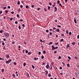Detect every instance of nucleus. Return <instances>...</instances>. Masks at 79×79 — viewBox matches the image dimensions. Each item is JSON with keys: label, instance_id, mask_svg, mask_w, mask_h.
<instances>
[{"label": "nucleus", "instance_id": "nucleus-39", "mask_svg": "<svg viewBox=\"0 0 79 79\" xmlns=\"http://www.w3.org/2000/svg\"><path fill=\"white\" fill-rule=\"evenodd\" d=\"M50 9V7L49 6H48V9L49 10Z\"/></svg>", "mask_w": 79, "mask_h": 79}, {"label": "nucleus", "instance_id": "nucleus-2", "mask_svg": "<svg viewBox=\"0 0 79 79\" xmlns=\"http://www.w3.org/2000/svg\"><path fill=\"white\" fill-rule=\"evenodd\" d=\"M46 68L47 69H48L49 68H50V65L48 64V63H47V65L46 66Z\"/></svg>", "mask_w": 79, "mask_h": 79}, {"label": "nucleus", "instance_id": "nucleus-41", "mask_svg": "<svg viewBox=\"0 0 79 79\" xmlns=\"http://www.w3.org/2000/svg\"><path fill=\"white\" fill-rule=\"evenodd\" d=\"M49 5L50 6H52V3L51 2H49Z\"/></svg>", "mask_w": 79, "mask_h": 79}, {"label": "nucleus", "instance_id": "nucleus-3", "mask_svg": "<svg viewBox=\"0 0 79 79\" xmlns=\"http://www.w3.org/2000/svg\"><path fill=\"white\" fill-rule=\"evenodd\" d=\"M55 47L54 46V45H53L52 46V50H55Z\"/></svg>", "mask_w": 79, "mask_h": 79}, {"label": "nucleus", "instance_id": "nucleus-10", "mask_svg": "<svg viewBox=\"0 0 79 79\" xmlns=\"http://www.w3.org/2000/svg\"><path fill=\"white\" fill-rule=\"evenodd\" d=\"M2 45H5V43H4V42L3 41H2Z\"/></svg>", "mask_w": 79, "mask_h": 79}, {"label": "nucleus", "instance_id": "nucleus-8", "mask_svg": "<svg viewBox=\"0 0 79 79\" xmlns=\"http://www.w3.org/2000/svg\"><path fill=\"white\" fill-rule=\"evenodd\" d=\"M56 32H60V29H57L56 30Z\"/></svg>", "mask_w": 79, "mask_h": 79}, {"label": "nucleus", "instance_id": "nucleus-63", "mask_svg": "<svg viewBox=\"0 0 79 79\" xmlns=\"http://www.w3.org/2000/svg\"><path fill=\"white\" fill-rule=\"evenodd\" d=\"M8 8L9 9H10V6H8Z\"/></svg>", "mask_w": 79, "mask_h": 79}, {"label": "nucleus", "instance_id": "nucleus-12", "mask_svg": "<svg viewBox=\"0 0 79 79\" xmlns=\"http://www.w3.org/2000/svg\"><path fill=\"white\" fill-rule=\"evenodd\" d=\"M6 64H9V63H10L8 60L7 61H6Z\"/></svg>", "mask_w": 79, "mask_h": 79}, {"label": "nucleus", "instance_id": "nucleus-22", "mask_svg": "<svg viewBox=\"0 0 79 79\" xmlns=\"http://www.w3.org/2000/svg\"><path fill=\"white\" fill-rule=\"evenodd\" d=\"M17 18H19V14H17Z\"/></svg>", "mask_w": 79, "mask_h": 79}, {"label": "nucleus", "instance_id": "nucleus-62", "mask_svg": "<svg viewBox=\"0 0 79 79\" xmlns=\"http://www.w3.org/2000/svg\"><path fill=\"white\" fill-rule=\"evenodd\" d=\"M55 45H58V43H56L55 44Z\"/></svg>", "mask_w": 79, "mask_h": 79}, {"label": "nucleus", "instance_id": "nucleus-16", "mask_svg": "<svg viewBox=\"0 0 79 79\" xmlns=\"http://www.w3.org/2000/svg\"><path fill=\"white\" fill-rule=\"evenodd\" d=\"M27 77H29V73H27Z\"/></svg>", "mask_w": 79, "mask_h": 79}, {"label": "nucleus", "instance_id": "nucleus-59", "mask_svg": "<svg viewBox=\"0 0 79 79\" xmlns=\"http://www.w3.org/2000/svg\"><path fill=\"white\" fill-rule=\"evenodd\" d=\"M55 22H56V23L57 22V20L56 19L55 20H54Z\"/></svg>", "mask_w": 79, "mask_h": 79}, {"label": "nucleus", "instance_id": "nucleus-15", "mask_svg": "<svg viewBox=\"0 0 79 79\" xmlns=\"http://www.w3.org/2000/svg\"><path fill=\"white\" fill-rule=\"evenodd\" d=\"M8 61L9 63H10V62H11V61L12 60H11V59L9 60H8Z\"/></svg>", "mask_w": 79, "mask_h": 79}, {"label": "nucleus", "instance_id": "nucleus-24", "mask_svg": "<svg viewBox=\"0 0 79 79\" xmlns=\"http://www.w3.org/2000/svg\"><path fill=\"white\" fill-rule=\"evenodd\" d=\"M19 29H21V26H20V25L19 26Z\"/></svg>", "mask_w": 79, "mask_h": 79}, {"label": "nucleus", "instance_id": "nucleus-27", "mask_svg": "<svg viewBox=\"0 0 79 79\" xmlns=\"http://www.w3.org/2000/svg\"><path fill=\"white\" fill-rule=\"evenodd\" d=\"M75 44H76V43L73 42V43H72V45H75Z\"/></svg>", "mask_w": 79, "mask_h": 79}, {"label": "nucleus", "instance_id": "nucleus-61", "mask_svg": "<svg viewBox=\"0 0 79 79\" xmlns=\"http://www.w3.org/2000/svg\"><path fill=\"white\" fill-rule=\"evenodd\" d=\"M11 14H14V11H13L11 12Z\"/></svg>", "mask_w": 79, "mask_h": 79}, {"label": "nucleus", "instance_id": "nucleus-60", "mask_svg": "<svg viewBox=\"0 0 79 79\" xmlns=\"http://www.w3.org/2000/svg\"><path fill=\"white\" fill-rule=\"evenodd\" d=\"M2 11L1 10L0 11V14H2Z\"/></svg>", "mask_w": 79, "mask_h": 79}, {"label": "nucleus", "instance_id": "nucleus-37", "mask_svg": "<svg viewBox=\"0 0 79 79\" xmlns=\"http://www.w3.org/2000/svg\"><path fill=\"white\" fill-rule=\"evenodd\" d=\"M15 24H18V21H16L15 22Z\"/></svg>", "mask_w": 79, "mask_h": 79}, {"label": "nucleus", "instance_id": "nucleus-6", "mask_svg": "<svg viewBox=\"0 0 79 79\" xmlns=\"http://www.w3.org/2000/svg\"><path fill=\"white\" fill-rule=\"evenodd\" d=\"M74 22L75 23V24H77V21L76 20V19H74Z\"/></svg>", "mask_w": 79, "mask_h": 79}, {"label": "nucleus", "instance_id": "nucleus-33", "mask_svg": "<svg viewBox=\"0 0 79 79\" xmlns=\"http://www.w3.org/2000/svg\"><path fill=\"white\" fill-rule=\"evenodd\" d=\"M17 4L18 5H19V4H20V2L19 1H18L17 2Z\"/></svg>", "mask_w": 79, "mask_h": 79}, {"label": "nucleus", "instance_id": "nucleus-20", "mask_svg": "<svg viewBox=\"0 0 79 79\" xmlns=\"http://www.w3.org/2000/svg\"><path fill=\"white\" fill-rule=\"evenodd\" d=\"M53 44V42H50V43H49L48 45H51Z\"/></svg>", "mask_w": 79, "mask_h": 79}, {"label": "nucleus", "instance_id": "nucleus-45", "mask_svg": "<svg viewBox=\"0 0 79 79\" xmlns=\"http://www.w3.org/2000/svg\"><path fill=\"white\" fill-rule=\"evenodd\" d=\"M58 48V47H55V49H57Z\"/></svg>", "mask_w": 79, "mask_h": 79}, {"label": "nucleus", "instance_id": "nucleus-29", "mask_svg": "<svg viewBox=\"0 0 79 79\" xmlns=\"http://www.w3.org/2000/svg\"><path fill=\"white\" fill-rule=\"evenodd\" d=\"M26 63H23V66H26Z\"/></svg>", "mask_w": 79, "mask_h": 79}, {"label": "nucleus", "instance_id": "nucleus-11", "mask_svg": "<svg viewBox=\"0 0 79 79\" xmlns=\"http://www.w3.org/2000/svg\"><path fill=\"white\" fill-rule=\"evenodd\" d=\"M69 35H72V33L70 31L69 33Z\"/></svg>", "mask_w": 79, "mask_h": 79}, {"label": "nucleus", "instance_id": "nucleus-34", "mask_svg": "<svg viewBox=\"0 0 79 79\" xmlns=\"http://www.w3.org/2000/svg\"><path fill=\"white\" fill-rule=\"evenodd\" d=\"M68 58L69 59V60H71V57L69 56H68Z\"/></svg>", "mask_w": 79, "mask_h": 79}, {"label": "nucleus", "instance_id": "nucleus-31", "mask_svg": "<svg viewBox=\"0 0 79 79\" xmlns=\"http://www.w3.org/2000/svg\"><path fill=\"white\" fill-rule=\"evenodd\" d=\"M32 68H33V69H34L35 68V67L33 65H32Z\"/></svg>", "mask_w": 79, "mask_h": 79}, {"label": "nucleus", "instance_id": "nucleus-50", "mask_svg": "<svg viewBox=\"0 0 79 79\" xmlns=\"http://www.w3.org/2000/svg\"><path fill=\"white\" fill-rule=\"evenodd\" d=\"M59 5H60V6H61V7H62V5H61V4L60 3V4H59Z\"/></svg>", "mask_w": 79, "mask_h": 79}, {"label": "nucleus", "instance_id": "nucleus-47", "mask_svg": "<svg viewBox=\"0 0 79 79\" xmlns=\"http://www.w3.org/2000/svg\"><path fill=\"white\" fill-rule=\"evenodd\" d=\"M40 41L41 42H43V41L42 40V39H40Z\"/></svg>", "mask_w": 79, "mask_h": 79}, {"label": "nucleus", "instance_id": "nucleus-32", "mask_svg": "<svg viewBox=\"0 0 79 79\" xmlns=\"http://www.w3.org/2000/svg\"><path fill=\"white\" fill-rule=\"evenodd\" d=\"M57 27H61L60 25H57Z\"/></svg>", "mask_w": 79, "mask_h": 79}, {"label": "nucleus", "instance_id": "nucleus-14", "mask_svg": "<svg viewBox=\"0 0 79 79\" xmlns=\"http://www.w3.org/2000/svg\"><path fill=\"white\" fill-rule=\"evenodd\" d=\"M1 71H2V73H3V72H4V69H2L1 70Z\"/></svg>", "mask_w": 79, "mask_h": 79}, {"label": "nucleus", "instance_id": "nucleus-42", "mask_svg": "<svg viewBox=\"0 0 79 79\" xmlns=\"http://www.w3.org/2000/svg\"><path fill=\"white\" fill-rule=\"evenodd\" d=\"M58 58L59 59H61V56H59Z\"/></svg>", "mask_w": 79, "mask_h": 79}, {"label": "nucleus", "instance_id": "nucleus-19", "mask_svg": "<svg viewBox=\"0 0 79 79\" xmlns=\"http://www.w3.org/2000/svg\"><path fill=\"white\" fill-rule=\"evenodd\" d=\"M60 3V0H58L57 1V3L58 4H59Z\"/></svg>", "mask_w": 79, "mask_h": 79}, {"label": "nucleus", "instance_id": "nucleus-5", "mask_svg": "<svg viewBox=\"0 0 79 79\" xmlns=\"http://www.w3.org/2000/svg\"><path fill=\"white\" fill-rule=\"evenodd\" d=\"M54 9H55V10H54L55 12L57 11V8L56 7H55Z\"/></svg>", "mask_w": 79, "mask_h": 79}, {"label": "nucleus", "instance_id": "nucleus-64", "mask_svg": "<svg viewBox=\"0 0 79 79\" xmlns=\"http://www.w3.org/2000/svg\"><path fill=\"white\" fill-rule=\"evenodd\" d=\"M79 35H78L77 36V38L79 39Z\"/></svg>", "mask_w": 79, "mask_h": 79}, {"label": "nucleus", "instance_id": "nucleus-44", "mask_svg": "<svg viewBox=\"0 0 79 79\" xmlns=\"http://www.w3.org/2000/svg\"><path fill=\"white\" fill-rule=\"evenodd\" d=\"M8 10H5V12L6 13H8Z\"/></svg>", "mask_w": 79, "mask_h": 79}, {"label": "nucleus", "instance_id": "nucleus-54", "mask_svg": "<svg viewBox=\"0 0 79 79\" xmlns=\"http://www.w3.org/2000/svg\"><path fill=\"white\" fill-rule=\"evenodd\" d=\"M3 40L4 41H6V39H5V38H4L3 39Z\"/></svg>", "mask_w": 79, "mask_h": 79}, {"label": "nucleus", "instance_id": "nucleus-57", "mask_svg": "<svg viewBox=\"0 0 79 79\" xmlns=\"http://www.w3.org/2000/svg\"><path fill=\"white\" fill-rule=\"evenodd\" d=\"M40 10V8L39 7L38 9V11H39Z\"/></svg>", "mask_w": 79, "mask_h": 79}, {"label": "nucleus", "instance_id": "nucleus-56", "mask_svg": "<svg viewBox=\"0 0 79 79\" xmlns=\"http://www.w3.org/2000/svg\"><path fill=\"white\" fill-rule=\"evenodd\" d=\"M20 8H23V5H21L20 6Z\"/></svg>", "mask_w": 79, "mask_h": 79}, {"label": "nucleus", "instance_id": "nucleus-43", "mask_svg": "<svg viewBox=\"0 0 79 79\" xmlns=\"http://www.w3.org/2000/svg\"><path fill=\"white\" fill-rule=\"evenodd\" d=\"M10 21H12V20H13V18L12 17H11V18L10 19Z\"/></svg>", "mask_w": 79, "mask_h": 79}, {"label": "nucleus", "instance_id": "nucleus-48", "mask_svg": "<svg viewBox=\"0 0 79 79\" xmlns=\"http://www.w3.org/2000/svg\"><path fill=\"white\" fill-rule=\"evenodd\" d=\"M23 21V19H20V21H21V22H22Z\"/></svg>", "mask_w": 79, "mask_h": 79}, {"label": "nucleus", "instance_id": "nucleus-28", "mask_svg": "<svg viewBox=\"0 0 79 79\" xmlns=\"http://www.w3.org/2000/svg\"><path fill=\"white\" fill-rule=\"evenodd\" d=\"M66 33L67 34H68V30H67L66 31Z\"/></svg>", "mask_w": 79, "mask_h": 79}, {"label": "nucleus", "instance_id": "nucleus-35", "mask_svg": "<svg viewBox=\"0 0 79 79\" xmlns=\"http://www.w3.org/2000/svg\"><path fill=\"white\" fill-rule=\"evenodd\" d=\"M26 53H28V50H26Z\"/></svg>", "mask_w": 79, "mask_h": 79}, {"label": "nucleus", "instance_id": "nucleus-40", "mask_svg": "<svg viewBox=\"0 0 79 79\" xmlns=\"http://www.w3.org/2000/svg\"><path fill=\"white\" fill-rule=\"evenodd\" d=\"M67 66H68V67H69L70 66V65H69V64H67Z\"/></svg>", "mask_w": 79, "mask_h": 79}, {"label": "nucleus", "instance_id": "nucleus-30", "mask_svg": "<svg viewBox=\"0 0 79 79\" xmlns=\"http://www.w3.org/2000/svg\"><path fill=\"white\" fill-rule=\"evenodd\" d=\"M48 76V77H51V74H50V73H49Z\"/></svg>", "mask_w": 79, "mask_h": 79}, {"label": "nucleus", "instance_id": "nucleus-18", "mask_svg": "<svg viewBox=\"0 0 79 79\" xmlns=\"http://www.w3.org/2000/svg\"><path fill=\"white\" fill-rule=\"evenodd\" d=\"M54 30H56V28H55V27H53V29L52 30L53 31H54Z\"/></svg>", "mask_w": 79, "mask_h": 79}, {"label": "nucleus", "instance_id": "nucleus-9", "mask_svg": "<svg viewBox=\"0 0 79 79\" xmlns=\"http://www.w3.org/2000/svg\"><path fill=\"white\" fill-rule=\"evenodd\" d=\"M3 30H2L0 31V33L1 34H2L3 33Z\"/></svg>", "mask_w": 79, "mask_h": 79}, {"label": "nucleus", "instance_id": "nucleus-46", "mask_svg": "<svg viewBox=\"0 0 79 79\" xmlns=\"http://www.w3.org/2000/svg\"><path fill=\"white\" fill-rule=\"evenodd\" d=\"M46 32L48 33V31H49L48 30H46Z\"/></svg>", "mask_w": 79, "mask_h": 79}, {"label": "nucleus", "instance_id": "nucleus-7", "mask_svg": "<svg viewBox=\"0 0 79 79\" xmlns=\"http://www.w3.org/2000/svg\"><path fill=\"white\" fill-rule=\"evenodd\" d=\"M43 54H45V53H46V51H45V50H44L43 51Z\"/></svg>", "mask_w": 79, "mask_h": 79}, {"label": "nucleus", "instance_id": "nucleus-53", "mask_svg": "<svg viewBox=\"0 0 79 79\" xmlns=\"http://www.w3.org/2000/svg\"><path fill=\"white\" fill-rule=\"evenodd\" d=\"M14 65H16V62H14Z\"/></svg>", "mask_w": 79, "mask_h": 79}, {"label": "nucleus", "instance_id": "nucleus-55", "mask_svg": "<svg viewBox=\"0 0 79 79\" xmlns=\"http://www.w3.org/2000/svg\"><path fill=\"white\" fill-rule=\"evenodd\" d=\"M34 60H37V58L35 57L34 59Z\"/></svg>", "mask_w": 79, "mask_h": 79}, {"label": "nucleus", "instance_id": "nucleus-21", "mask_svg": "<svg viewBox=\"0 0 79 79\" xmlns=\"http://www.w3.org/2000/svg\"><path fill=\"white\" fill-rule=\"evenodd\" d=\"M31 52H28V55H31Z\"/></svg>", "mask_w": 79, "mask_h": 79}, {"label": "nucleus", "instance_id": "nucleus-58", "mask_svg": "<svg viewBox=\"0 0 79 79\" xmlns=\"http://www.w3.org/2000/svg\"><path fill=\"white\" fill-rule=\"evenodd\" d=\"M56 52H57V51H54V53H56Z\"/></svg>", "mask_w": 79, "mask_h": 79}, {"label": "nucleus", "instance_id": "nucleus-26", "mask_svg": "<svg viewBox=\"0 0 79 79\" xmlns=\"http://www.w3.org/2000/svg\"><path fill=\"white\" fill-rule=\"evenodd\" d=\"M41 59H44V56H42L41 57Z\"/></svg>", "mask_w": 79, "mask_h": 79}, {"label": "nucleus", "instance_id": "nucleus-13", "mask_svg": "<svg viewBox=\"0 0 79 79\" xmlns=\"http://www.w3.org/2000/svg\"><path fill=\"white\" fill-rule=\"evenodd\" d=\"M29 6L28 5H27L26 6V8H29Z\"/></svg>", "mask_w": 79, "mask_h": 79}, {"label": "nucleus", "instance_id": "nucleus-1", "mask_svg": "<svg viewBox=\"0 0 79 79\" xmlns=\"http://www.w3.org/2000/svg\"><path fill=\"white\" fill-rule=\"evenodd\" d=\"M4 36L6 38H8L10 37V34L8 32H6L4 33Z\"/></svg>", "mask_w": 79, "mask_h": 79}, {"label": "nucleus", "instance_id": "nucleus-17", "mask_svg": "<svg viewBox=\"0 0 79 79\" xmlns=\"http://www.w3.org/2000/svg\"><path fill=\"white\" fill-rule=\"evenodd\" d=\"M70 47V46H69V45H67V48H68V47Z\"/></svg>", "mask_w": 79, "mask_h": 79}, {"label": "nucleus", "instance_id": "nucleus-51", "mask_svg": "<svg viewBox=\"0 0 79 79\" xmlns=\"http://www.w3.org/2000/svg\"><path fill=\"white\" fill-rule=\"evenodd\" d=\"M31 7H32V8H34V5H31Z\"/></svg>", "mask_w": 79, "mask_h": 79}, {"label": "nucleus", "instance_id": "nucleus-38", "mask_svg": "<svg viewBox=\"0 0 79 79\" xmlns=\"http://www.w3.org/2000/svg\"><path fill=\"white\" fill-rule=\"evenodd\" d=\"M22 26L23 27H25V25H24V24H23Z\"/></svg>", "mask_w": 79, "mask_h": 79}, {"label": "nucleus", "instance_id": "nucleus-52", "mask_svg": "<svg viewBox=\"0 0 79 79\" xmlns=\"http://www.w3.org/2000/svg\"><path fill=\"white\" fill-rule=\"evenodd\" d=\"M12 76H13V77H15V74H13Z\"/></svg>", "mask_w": 79, "mask_h": 79}, {"label": "nucleus", "instance_id": "nucleus-25", "mask_svg": "<svg viewBox=\"0 0 79 79\" xmlns=\"http://www.w3.org/2000/svg\"><path fill=\"white\" fill-rule=\"evenodd\" d=\"M64 40L63 39H61V40H60V42H63Z\"/></svg>", "mask_w": 79, "mask_h": 79}, {"label": "nucleus", "instance_id": "nucleus-4", "mask_svg": "<svg viewBox=\"0 0 79 79\" xmlns=\"http://www.w3.org/2000/svg\"><path fill=\"white\" fill-rule=\"evenodd\" d=\"M6 57L7 58H10V56L8 54H7Z\"/></svg>", "mask_w": 79, "mask_h": 79}, {"label": "nucleus", "instance_id": "nucleus-23", "mask_svg": "<svg viewBox=\"0 0 79 79\" xmlns=\"http://www.w3.org/2000/svg\"><path fill=\"white\" fill-rule=\"evenodd\" d=\"M45 73H46V74H48V71H47V70H46V71H45Z\"/></svg>", "mask_w": 79, "mask_h": 79}, {"label": "nucleus", "instance_id": "nucleus-49", "mask_svg": "<svg viewBox=\"0 0 79 79\" xmlns=\"http://www.w3.org/2000/svg\"><path fill=\"white\" fill-rule=\"evenodd\" d=\"M3 10H5V9H6V7H3Z\"/></svg>", "mask_w": 79, "mask_h": 79}, {"label": "nucleus", "instance_id": "nucleus-36", "mask_svg": "<svg viewBox=\"0 0 79 79\" xmlns=\"http://www.w3.org/2000/svg\"><path fill=\"white\" fill-rule=\"evenodd\" d=\"M38 54L39 55H40V54H41V52H39Z\"/></svg>", "mask_w": 79, "mask_h": 79}]
</instances>
